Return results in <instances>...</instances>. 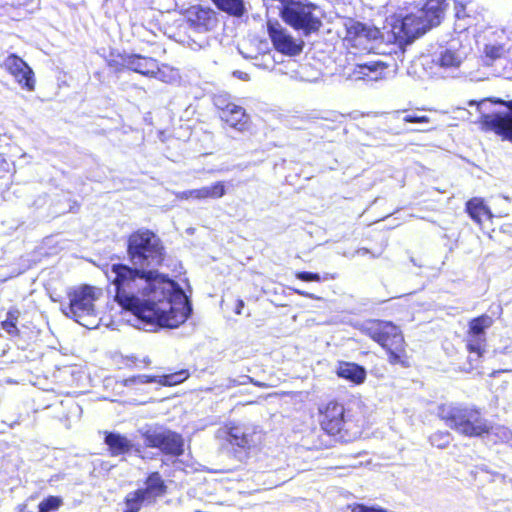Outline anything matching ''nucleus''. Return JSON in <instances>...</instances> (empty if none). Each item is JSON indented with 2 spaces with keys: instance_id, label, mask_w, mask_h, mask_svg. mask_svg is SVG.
<instances>
[{
  "instance_id": "nucleus-1",
  "label": "nucleus",
  "mask_w": 512,
  "mask_h": 512,
  "mask_svg": "<svg viewBox=\"0 0 512 512\" xmlns=\"http://www.w3.org/2000/svg\"><path fill=\"white\" fill-rule=\"evenodd\" d=\"M114 300L138 319L163 328H177L191 311L176 281L158 270L113 263L106 272Z\"/></svg>"
},
{
  "instance_id": "nucleus-2",
  "label": "nucleus",
  "mask_w": 512,
  "mask_h": 512,
  "mask_svg": "<svg viewBox=\"0 0 512 512\" xmlns=\"http://www.w3.org/2000/svg\"><path fill=\"white\" fill-rule=\"evenodd\" d=\"M437 416L448 428L467 438H482L493 430L483 409L475 404L443 403L437 408Z\"/></svg>"
},
{
  "instance_id": "nucleus-3",
  "label": "nucleus",
  "mask_w": 512,
  "mask_h": 512,
  "mask_svg": "<svg viewBox=\"0 0 512 512\" xmlns=\"http://www.w3.org/2000/svg\"><path fill=\"white\" fill-rule=\"evenodd\" d=\"M361 332L385 351L391 366L403 369L412 367L409 345L399 326L391 321L372 319L363 325Z\"/></svg>"
},
{
  "instance_id": "nucleus-4",
  "label": "nucleus",
  "mask_w": 512,
  "mask_h": 512,
  "mask_svg": "<svg viewBox=\"0 0 512 512\" xmlns=\"http://www.w3.org/2000/svg\"><path fill=\"white\" fill-rule=\"evenodd\" d=\"M126 254L132 265L157 270L167 259L166 246L153 230L141 227L126 238Z\"/></svg>"
},
{
  "instance_id": "nucleus-5",
  "label": "nucleus",
  "mask_w": 512,
  "mask_h": 512,
  "mask_svg": "<svg viewBox=\"0 0 512 512\" xmlns=\"http://www.w3.org/2000/svg\"><path fill=\"white\" fill-rule=\"evenodd\" d=\"M415 13L406 14L401 19L402 38L410 42L440 26L449 9L448 0H425L416 6Z\"/></svg>"
},
{
  "instance_id": "nucleus-6",
  "label": "nucleus",
  "mask_w": 512,
  "mask_h": 512,
  "mask_svg": "<svg viewBox=\"0 0 512 512\" xmlns=\"http://www.w3.org/2000/svg\"><path fill=\"white\" fill-rule=\"evenodd\" d=\"M317 421L325 434L343 441L354 438L361 428L360 421L349 414L344 404L335 398L318 405Z\"/></svg>"
},
{
  "instance_id": "nucleus-7",
  "label": "nucleus",
  "mask_w": 512,
  "mask_h": 512,
  "mask_svg": "<svg viewBox=\"0 0 512 512\" xmlns=\"http://www.w3.org/2000/svg\"><path fill=\"white\" fill-rule=\"evenodd\" d=\"M144 452L146 449H156L170 459H178L185 452L184 437L177 431L163 426L148 428L140 431Z\"/></svg>"
},
{
  "instance_id": "nucleus-8",
  "label": "nucleus",
  "mask_w": 512,
  "mask_h": 512,
  "mask_svg": "<svg viewBox=\"0 0 512 512\" xmlns=\"http://www.w3.org/2000/svg\"><path fill=\"white\" fill-rule=\"evenodd\" d=\"M100 294V290L91 285L73 287L67 291L68 301L61 304L60 310L65 316L80 322V319L95 314V301Z\"/></svg>"
},
{
  "instance_id": "nucleus-9",
  "label": "nucleus",
  "mask_w": 512,
  "mask_h": 512,
  "mask_svg": "<svg viewBox=\"0 0 512 512\" xmlns=\"http://www.w3.org/2000/svg\"><path fill=\"white\" fill-rule=\"evenodd\" d=\"M212 101L218 117L225 127L240 133H244L250 129L252 124L250 115L247 113L246 109L237 104L229 94H216L213 96Z\"/></svg>"
},
{
  "instance_id": "nucleus-10",
  "label": "nucleus",
  "mask_w": 512,
  "mask_h": 512,
  "mask_svg": "<svg viewBox=\"0 0 512 512\" xmlns=\"http://www.w3.org/2000/svg\"><path fill=\"white\" fill-rule=\"evenodd\" d=\"M483 101H486L484 99ZM493 104L505 106L509 113L481 114L478 125L483 132H494L503 140L512 142V100L505 101L500 98H487Z\"/></svg>"
},
{
  "instance_id": "nucleus-11",
  "label": "nucleus",
  "mask_w": 512,
  "mask_h": 512,
  "mask_svg": "<svg viewBox=\"0 0 512 512\" xmlns=\"http://www.w3.org/2000/svg\"><path fill=\"white\" fill-rule=\"evenodd\" d=\"M380 39H382V32L376 26L366 25L356 20H350L346 25L344 41L349 48L370 52L371 44Z\"/></svg>"
},
{
  "instance_id": "nucleus-12",
  "label": "nucleus",
  "mask_w": 512,
  "mask_h": 512,
  "mask_svg": "<svg viewBox=\"0 0 512 512\" xmlns=\"http://www.w3.org/2000/svg\"><path fill=\"white\" fill-rule=\"evenodd\" d=\"M0 67L10 75L19 87L27 92L36 88V76L31 66L16 53H10L0 64Z\"/></svg>"
},
{
  "instance_id": "nucleus-13",
  "label": "nucleus",
  "mask_w": 512,
  "mask_h": 512,
  "mask_svg": "<svg viewBox=\"0 0 512 512\" xmlns=\"http://www.w3.org/2000/svg\"><path fill=\"white\" fill-rule=\"evenodd\" d=\"M494 324V320L488 314H481L468 322L466 349L475 354L477 359L483 357L487 342L486 329Z\"/></svg>"
},
{
  "instance_id": "nucleus-14",
  "label": "nucleus",
  "mask_w": 512,
  "mask_h": 512,
  "mask_svg": "<svg viewBox=\"0 0 512 512\" xmlns=\"http://www.w3.org/2000/svg\"><path fill=\"white\" fill-rule=\"evenodd\" d=\"M267 34L274 49L286 56H297L304 48V41L295 39L278 21H267Z\"/></svg>"
},
{
  "instance_id": "nucleus-15",
  "label": "nucleus",
  "mask_w": 512,
  "mask_h": 512,
  "mask_svg": "<svg viewBox=\"0 0 512 512\" xmlns=\"http://www.w3.org/2000/svg\"><path fill=\"white\" fill-rule=\"evenodd\" d=\"M128 71L141 74L145 77L158 78L162 81H167L166 71H173L168 65H159L158 61L152 57L143 56L140 54L127 55Z\"/></svg>"
},
{
  "instance_id": "nucleus-16",
  "label": "nucleus",
  "mask_w": 512,
  "mask_h": 512,
  "mask_svg": "<svg viewBox=\"0 0 512 512\" xmlns=\"http://www.w3.org/2000/svg\"><path fill=\"white\" fill-rule=\"evenodd\" d=\"M104 443L107 446L108 453L111 457L133 452L137 457L146 459L144 455V447L140 444H133L125 435L117 432L105 431Z\"/></svg>"
},
{
  "instance_id": "nucleus-17",
  "label": "nucleus",
  "mask_w": 512,
  "mask_h": 512,
  "mask_svg": "<svg viewBox=\"0 0 512 512\" xmlns=\"http://www.w3.org/2000/svg\"><path fill=\"white\" fill-rule=\"evenodd\" d=\"M147 502H155L167 493L168 487L159 471H151L144 479V487L137 489Z\"/></svg>"
},
{
  "instance_id": "nucleus-18",
  "label": "nucleus",
  "mask_w": 512,
  "mask_h": 512,
  "mask_svg": "<svg viewBox=\"0 0 512 512\" xmlns=\"http://www.w3.org/2000/svg\"><path fill=\"white\" fill-rule=\"evenodd\" d=\"M336 374L339 378L345 379L355 385L364 383L366 370L363 366L353 362H341Z\"/></svg>"
},
{
  "instance_id": "nucleus-19",
  "label": "nucleus",
  "mask_w": 512,
  "mask_h": 512,
  "mask_svg": "<svg viewBox=\"0 0 512 512\" xmlns=\"http://www.w3.org/2000/svg\"><path fill=\"white\" fill-rule=\"evenodd\" d=\"M465 211L468 213L470 218L477 223L482 225L486 220H491L492 213L490 208L484 203L481 198H471L466 202Z\"/></svg>"
},
{
  "instance_id": "nucleus-20",
  "label": "nucleus",
  "mask_w": 512,
  "mask_h": 512,
  "mask_svg": "<svg viewBox=\"0 0 512 512\" xmlns=\"http://www.w3.org/2000/svg\"><path fill=\"white\" fill-rule=\"evenodd\" d=\"M215 20V13L210 8L196 6L190 12L189 22L196 29L207 30L215 23Z\"/></svg>"
},
{
  "instance_id": "nucleus-21",
  "label": "nucleus",
  "mask_w": 512,
  "mask_h": 512,
  "mask_svg": "<svg viewBox=\"0 0 512 512\" xmlns=\"http://www.w3.org/2000/svg\"><path fill=\"white\" fill-rule=\"evenodd\" d=\"M20 317V311L18 308H10L7 311L6 319L0 322V328L4 330L10 337H19L20 330L18 328V322Z\"/></svg>"
},
{
  "instance_id": "nucleus-22",
  "label": "nucleus",
  "mask_w": 512,
  "mask_h": 512,
  "mask_svg": "<svg viewBox=\"0 0 512 512\" xmlns=\"http://www.w3.org/2000/svg\"><path fill=\"white\" fill-rule=\"evenodd\" d=\"M216 7L229 15L240 17L244 13L243 0H211Z\"/></svg>"
},
{
  "instance_id": "nucleus-23",
  "label": "nucleus",
  "mask_w": 512,
  "mask_h": 512,
  "mask_svg": "<svg viewBox=\"0 0 512 512\" xmlns=\"http://www.w3.org/2000/svg\"><path fill=\"white\" fill-rule=\"evenodd\" d=\"M202 200L218 199L226 194V187L223 181H217L210 186L201 187Z\"/></svg>"
},
{
  "instance_id": "nucleus-24",
  "label": "nucleus",
  "mask_w": 512,
  "mask_h": 512,
  "mask_svg": "<svg viewBox=\"0 0 512 512\" xmlns=\"http://www.w3.org/2000/svg\"><path fill=\"white\" fill-rule=\"evenodd\" d=\"M63 505V498L56 495H49L38 505V512H57Z\"/></svg>"
},
{
  "instance_id": "nucleus-25",
  "label": "nucleus",
  "mask_w": 512,
  "mask_h": 512,
  "mask_svg": "<svg viewBox=\"0 0 512 512\" xmlns=\"http://www.w3.org/2000/svg\"><path fill=\"white\" fill-rule=\"evenodd\" d=\"M127 55L128 54H113L111 53L110 58L107 59V66L115 73H121L128 70L127 66Z\"/></svg>"
},
{
  "instance_id": "nucleus-26",
  "label": "nucleus",
  "mask_w": 512,
  "mask_h": 512,
  "mask_svg": "<svg viewBox=\"0 0 512 512\" xmlns=\"http://www.w3.org/2000/svg\"><path fill=\"white\" fill-rule=\"evenodd\" d=\"M144 501H147V499L137 489L128 493L124 498L126 509L135 512H140Z\"/></svg>"
},
{
  "instance_id": "nucleus-27",
  "label": "nucleus",
  "mask_w": 512,
  "mask_h": 512,
  "mask_svg": "<svg viewBox=\"0 0 512 512\" xmlns=\"http://www.w3.org/2000/svg\"><path fill=\"white\" fill-rule=\"evenodd\" d=\"M189 377L188 370H180L174 373L161 376L159 383L164 386H174L184 382Z\"/></svg>"
},
{
  "instance_id": "nucleus-28",
  "label": "nucleus",
  "mask_w": 512,
  "mask_h": 512,
  "mask_svg": "<svg viewBox=\"0 0 512 512\" xmlns=\"http://www.w3.org/2000/svg\"><path fill=\"white\" fill-rule=\"evenodd\" d=\"M451 438V433L448 431H436L430 435L429 442L438 449H444L449 446Z\"/></svg>"
},
{
  "instance_id": "nucleus-29",
  "label": "nucleus",
  "mask_w": 512,
  "mask_h": 512,
  "mask_svg": "<svg viewBox=\"0 0 512 512\" xmlns=\"http://www.w3.org/2000/svg\"><path fill=\"white\" fill-rule=\"evenodd\" d=\"M295 277L298 280L304 282H321L334 279V275L330 273H325L322 276L319 273L309 272V271H298L295 273Z\"/></svg>"
},
{
  "instance_id": "nucleus-30",
  "label": "nucleus",
  "mask_w": 512,
  "mask_h": 512,
  "mask_svg": "<svg viewBox=\"0 0 512 512\" xmlns=\"http://www.w3.org/2000/svg\"><path fill=\"white\" fill-rule=\"evenodd\" d=\"M387 68V65L381 61L362 63L357 65V71L360 74L369 76L372 72H376L378 69L383 71Z\"/></svg>"
},
{
  "instance_id": "nucleus-31",
  "label": "nucleus",
  "mask_w": 512,
  "mask_h": 512,
  "mask_svg": "<svg viewBox=\"0 0 512 512\" xmlns=\"http://www.w3.org/2000/svg\"><path fill=\"white\" fill-rule=\"evenodd\" d=\"M228 440L232 445L245 448L249 445L248 437L238 429H231L228 433Z\"/></svg>"
},
{
  "instance_id": "nucleus-32",
  "label": "nucleus",
  "mask_w": 512,
  "mask_h": 512,
  "mask_svg": "<svg viewBox=\"0 0 512 512\" xmlns=\"http://www.w3.org/2000/svg\"><path fill=\"white\" fill-rule=\"evenodd\" d=\"M439 63L443 67H458L460 60L453 51L445 50L439 58Z\"/></svg>"
},
{
  "instance_id": "nucleus-33",
  "label": "nucleus",
  "mask_w": 512,
  "mask_h": 512,
  "mask_svg": "<svg viewBox=\"0 0 512 512\" xmlns=\"http://www.w3.org/2000/svg\"><path fill=\"white\" fill-rule=\"evenodd\" d=\"M350 512H388L379 506H367L362 503H353L348 506Z\"/></svg>"
},
{
  "instance_id": "nucleus-34",
  "label": "nucleus",
  "mask_w": 512,
  "mask_h": 512,
  "mask_svg": "<svg viewBox=\"0 0 512 512\" xmlns=\"http://www.w3.org/2000/svg\"><path fill=\"white\" fill-rule=\"evenodd\" d=\"M181 200H202V191L200 188L182 191L177 195Z\"/></svg>"
},
{
  "instance_id": "nucleus-35",
  "label": "nucleus",
  "mask_w": 512,
  "mask_h": 512,
  "mask_svg": "<svg viewBox=\"0 0 512 512\" xmlns=\"http://www.w3.org/2000/svg\"><path fill=\"white\" fill-rule=\"evenodd\" d=\"M485 55L492 60L499 59L503 56V47L494 45L486 46Z\"/></svg>"
},
{
  "instance_id": "nucleus-36",
  "label": "nucleus",
  "mask_w": 512,
  "mask_h": 512,
  "mask_svg": "<svg viewBox=\"0 0 512 512\" xmlns=\"http://www.w3.org/2000/svg\"><path fill=\"white\" fill-rule=\"evenodd\" d=\"M403 121L405 123H428L430 119L426 115L406 114Z\"/></svg>"
},
{
  "instance_id": "nucleus-37",
  "label": "nucleus",
  "mask_w": 512,
  "mask_h": 512,
  "mask_svg": "<svg viewBox=\"0 0 512 512\" xmlns=\"http://www.w3.org/2000/svg\"><path fill=\"white\" fill-rule=\"evenodd\" d=\"M244 307H245L244 301L242 299H236L233 311L236 315H241Z\"/></svg>"
},
{
  "instance_id": "nucleus-38",
  "label": "nucleus",
  "mask_w": 512,
  "mask_h": 512,
  "mask_svg": "<svg viewBox=\"0 0 512 512\" xmlns=\"http://www.w3.org/2000/svg\"><path fill=\"white\" fill-rule=\"evenodd\" d=\"M293 292L302 297L312 298V294H310L306 291L300 290V289H293Z\"/></svg>"
},
{
  "instance_id": "nucleus-39",
  "label": "nucleus",
  "mask_w": 512,
  "mask_h": 512,
  "mask_svg": "<svg viewBox=\"0 0 512 512\" xmlns=\"http://www.w3.org/2000/svg\"><path fill=\"white\" fill-rule=\"evenodd\" d=\"M249 381L257 387H261V388L266 387V385L264 383L254 381L252 378H250Z\"/></svg>"
},
{
  "instance_id": "nucleus-40",
  "label": "nucleus",
  "mask_w": 512,
  "mask_h": 512,
  "mask_svg": "<svg viewBox=\"0 0 512 512\" xmlns=\"http://www.w3.org/2000/svg\"><path fill=\"white\" fill-rule=\"evenodd\" d=\"M154 380H155L154 377L145 376V379L142 380V382H144V383H152V382H154Z\"/></svg>"
},
{
  "instance_id": "nucleus-41",
  "label": "nucleus",
  "mask_w": 512,
  "mask_h": 512,
  "mask_svg": "<svg viewBox=\"0 0 512 512\" xmlns=\"http://www.w3.org/2000/svg\"><path fill=\"white\" fill-rule=\"evenodd\" d=\"M123 512H135V511L125 509Z\"/></svg>"
}]
</instances>
